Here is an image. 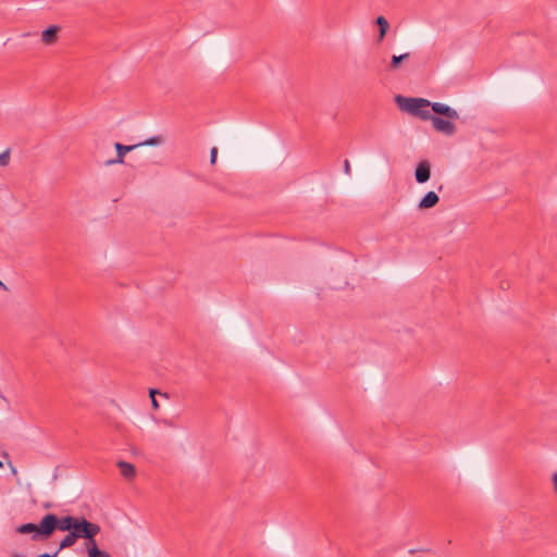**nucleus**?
I'll list each match as a JSON object with an SVG mask.
<instances>
[{
  "instance_id": "nucleus-1",
  "label": "nucleus",
  "mask_w": 557,
  "mask_h": 557,
  "mask_svg": "<svg viewBox=\"0 0 557 557\" xmlns=\"http://www.w3.org/2000/svg\"><path fill=\"white\" fill-rule=\"evenodd\" d=\"M398 108L409 114L421 119L422 121H431L432 126L438 133L451 136L456 133V125L449 119H443L434 115L428 110L430 100L424 98H410L401 95L395 97Z\"/></svg>"
},
{
  "instance_id": "nucleus-2",
  "label": "nucleus",
  "mask_w": 557,
  "mask_h": 557,
  "mask_svg": "<svg viewBox=\"0 0 557 557\" xmlns=\"http://www.w3.org/2000/svg\"><path fill=\"white\" fill-rule=\"evenodd\" d=\"M45 525L44 529L47 531L48 540L52 536V534L57 531L69 532L72 531L73 524L75 522L74 516H63L58 517L54 513H47L44 516Z\"/></svg>"
},
{
  "instance_id": "nucleus-3",
  "label": "nucleus",
  "mask_w": 557,
  "mask_h": 557,
  "mask_svg": "<svg viewBox=\"0 0 557 557\" xmlns=\"http://www.w3.org/2000/svg\"><path fill=\"white\" fill-rule=\"evenodd\" d=\"M72 531L78 539H85L87 546L96 542L95 536L100 532V527L88 521L85 517H75Z\"/></svg>"
},
{
  "instance_id": "nucleus-4",
  "label": "nucleus",
  "mask_w": 557,
  "mask_h": 557,
  "mask_svg": "<svg viewBox=\"0 0 557 557\" xmlns=\"http://www.w3.org/2000/svg\"><path fill=\"white\" fill-rule=\"evenodd\" d=\"M45 518L42 517L39 523H23L17 529L16 532L21 534H32V540L35 542H45L48 541L47 531L44 529Z\"/></svg>"
},
{
  "instance_id": "nucleus-5",
  "label": "nucleus",
  "mask_w": 557,
  "mask_h": 557,
  "mask_svg": "<svg viewBox=\"0 0 557 557\" xmlns=\"http://www.w3.org/2000/svg\"><path fill=\"white\" fill-rule=\"evenodd\" d=\"M429 107L432 109V111L434 112V115H437V116H444L446 119H449V120H457L459 119V114L458 112L445 104V103H442V102H431L430 101V104Z\"/></svg>"
},
{
  "instance_id": "nucleus-6",
  "label": "nucleus",
  "mask_w": 557,
  "mask_h": 557,
  "mask_svg": "<svg viewBox=\"0 0 557 557\" xmlns=\"http://www.w3.org/2000/svg\"><path fill=\"white\" fill-rule=\"evenodd\" d=\"M431 177V163L429 160H422L418 163L414 170V178L417 183L424 184Z\"/></svg>"
},
{
  "instance_id": "nucleus-7",
  "label": "nucleus",
  "mask_w": 557,
  "mask_h": 557,
  "mask_svg": "<svg viewBox=\"0 0 557 557\" xmlns=\"http://www.w3.org/2000/svg\"><path fill=\"white\" fill-rule=\"evenodd\" d=\"M137 147H139V145L125 146V145H122L121 143H116L115 144L116 159L107 161V164L123 163L125 154Z\"/></svg>"
},
{
  "instance_id": "nucleus-8",
  "label": "nucleus",
  "mask_w": 557,
  "mask_h": 557,
  "mask_svg": "<svg viewBox=\"0 0 557 557\" xmlns=\"http://www.w3.org/2000/svg\"><path fill=\"white\" fill-rule=\"evenodd\" d=\"M440 201V197L435 191H428L420 200L419 209H431L435 207Z\"/></svg>"
},
{
  "instance_id": "nucleus-9",
  "label": "nucleus",
  "mask_w": 557,
  "mask_h": 557,
  "mask_svg": "<svg viewBox=\"0 0 557 557\" xmlns=\"http://www.w3.org/2000/svg\"><path fill=\"white\" fill-rule=\"evenodd\" d=\"M117 468L120 469L121 475L126 479L131 480L136 475V469L135 466L131 462L120 460L116 463Z\"/></svg>"
},
{
  "instance_id": "nucleus-10",
  "label": "nucleus",
  "mask_w": 557,
  "mask_h": 557,
  "mask_svg": "<svg viewBox=\"0 0 557 557\" xmlns=\"http://www.w3.org/2000/svg\"><path fill=\"white\" fill-rule=\"evenodd\" d=\"M60 30V27L57 25H51L48 28H46L41 34V39L46 45H51L55 41L58 32Z\"/></svg>"
},
{
  "instance_id": "nucleus-11",
  "label": "nucleus",
  "mask_w": 557,
  "mask_h": 557,
  "mask_svg": "<svg viewBox=\"0 0 557 557\" xmlns=\"http://www.w3.org/2000/svg\"><path fill=\"white\" fill-rule=\"evenodd\" d=\"M375 24L379 27L377 41L381 42L384 39V37L389 28V23L384 16L380 15L376 17Z\"/></svg>"
},
{
  "instance_id": "nucleus-12",
  "label": "nucleus",
  "mask_w": 557,
  "mask_h": 557,
  "mask_svg": "<svg viewBox=\"0 0 557 557\" xmlns=\"http://www.w3.org/2000/svg\"><path fill=\"white\" fill-rule=\"evenodd\" d=\"M78 540L77 535L73 531H69V534H66L60 542V546L58 548V553L64 548L73 546L76 541Z\"/></svg>"
},
{
  "instance_id": "nucleus-13",
  "label": "nucleus",
  "mask_w": 557,
  "mask_h": 557,
  "mask_svg": "<svg viewBox=\"0 0 557 557\" xmlns=\"http://www.w3.org/2000/svg\"><path fill=\"white\" fill-rule=\"evenodd\" d=\"M409 57H410L409 52H406V53H403V54H399V55H393L392 59H391V62L388 64V70L389 71L398 70L400 64L403 63V61L408 60Z\"/></svg>"
},
{
  "instance_id": "nucleus-14",
  "label": "nucleus",
  "mask_w": 557,
  "mask_h": 557,
  "mask_svg": "<svg viewBox=\"0 0 557 557\" xmlns=\"http://www.w3.org/2000/svg\"><path fill=\"white\" fill-rule=\"evenodd\" d=\"M88 557H111L107 552L98 548L97 543L94 542L88 546Z\"/></svg>"
},
{
  "instance_id": "nucleus-15",
  "label": "nucleus",
  "mask_w": 557,
  "mask_h": 557,
  "mask_svg": "<svg viewBox=\"0 0 557 557\" xmlns=\"http://www.w3.org/2000/svg\"><path fill=\"white\" fill-rule=\"evenodd\" d=\"M163 143V137L160 136V135H157V136H152L148 139H146L145 141L138 144L139 146H158V145H161Z\"/></svg>"
},
{
  "instance_id": "nucleus-16",
  "label": "nucleus",
  "mask_w": 557,
  "mask_h": 557,
  "mask_svg": "<svg viewBox=\"0 0 557 557\" xmlns=\"http://www.w3.org/2000/svg\"><path fill=\"white\" fill-rule=\"evenodd\" d=\"M157 394L162 395V396H164V397H166V398H168V394H165V393H164V394H162L161 392H159V391H158V389H156V388H150V389H149V396H150V398H151V405H152V408H153V409H158V408H159V404H158V401H157V399H156V395H157Z\"/></svg>"
},
{
  "instance_id": "nucleus-17",
  "label": "nucleus",
  "mask_w": 557,
  "mask_h": 557,
  "mask_svg": "<svg viewBox=\"0 0 557 557\" xmlns=\"http://www.w3.org/2000/svg\"><path fill=\"white\" fill-rule=\"evenodd\" d=\"M9 161H10V152H9V150L0 153V165L1 166L8 165Z\"/></svg>"
},
{
  "instance_id": "nucleus-18",
  "label": "nucleus",
  "mask_w": 557,
  "mask_h": 557,
  "mask_svg": "<svg viewBox=\"0 0 557 557\" xmlns=\"http://www.w3.org/2000/svg\"><path fill=\"white\" fill-rule=\"evenodd\" d=\"M216 158H218V148L213 147L210 150V163L212 165H214L216 163Z\"/></svg>"
},
{
  "instance_id": "nucleus-19",
  "label": "nucleus",
  "mask_w": 557,
  "mask_h": 557,
  "mask_svg": "<svg viewBox=\"0 0 557 557\" xmlns=\"http://www.w3.org/2000/svg\"><path fill=\"white\" fill-rule=\"evenodd\" d=\"M552 482H553V487H554V492L555 494L557 495V472H555L552 476Z\"/></svg>"
},
{
  "instance_id": "nucleus-20",
  "label": "nucleus",
  "mask_w": 557,
  "mask_h": 557,
  "mask_svg": "<svg viewBox=\"0 0 557 557\" xmlns=\"http://www.w3.org/2000/svg\"><path fill=\"white\" fill-rule=\"evenodd\" d=\"M344 172L349 175L350 174V163L348 160L344 161Z\"/></svg>"
},
{
  "instance_id": "nucleus-21",
  "label": "nucleus",
  "mask_w": 557,
  "mask_h": 557,
  "mask_svg": "<svg viewBox=\"0 0 557 557\" xmlns=\"http://www.w3.org/2000/svg\"><path fill=\"white\" fill-rule=\"evenodd\" d=\"M58 554H59L58 552H55V553H54V554H52V555L45 553V554L39 555L38 557H57V556H58Z\"/></svg>"
},
{
  "instance_id": "nucleus-22",
  "label": "nucleus",
  "mask_w": 557,
  "mask_h": 557,
  "mask_svg": "<svg viewBox=\"0 0 557 557\" xmlns=\"http://www.w3.org/2000/svg\"><path fill=\"white\" fill-rule=\"evenodd\" d=\"M11 557H24V556L22 554H20V553H13L11 555Z\"/></svg>"
},
{
  "instance_id": "nucleus-23",
  "label": "nucleus",
  "mask_w": 557,
  "mask_h": 557,
  "mask_svg": "<svg viewBox=\"0 0 557 557\" xmlns=\"http://www.w3.org/2000/svg\"><path fill=\"white\" fill-rule=\"evenodd\" d=\"M164 423L169 426H173V423L171 421H164Z\"/></svg>"
},
{
  "instance_id": "nucleus-24",
  "label": "nucleus",
  "mask_w": 557,
  "mask_h": 557,
  "mask_svg": "<svg viewBox=\"0 0 557 557\" xmlns=\"http://www.w3.org/2000/svg\"><path fill=\"white\" fill-rule=\"evenodd\" d=\"M0 287H2L3 289H7V286L0 281Z\"/></svg>"
},
{
  "instance_id": "nucleus-25",
  "label": "nucleus",
  "mask_w": 557,
  "mask_h": 557,
  "mask_svg": "<svg viewBox=\"0 0 557 557\" xmlns=\"http://www.w3.org/2000/svg\"><path fill=\"white\" fill-rule=\"evenodd\" d=\"M437 189H438V191H442L443 190V185H440Z\"/></svg>"
},
{
  "instance_id": "nucleus-26",
  "label": "nucleus",
  "mask_w": 557,
  "mask_h": 557,
  "mask_svg": "<svg viewBox=\"0 0 557 557\" xmlns=\"http://www.w3.org/2000/svg\"><path fill=\"white\" fill-rule=\"evenodd\" d=\"M2 466H3V465H2V462L0 461V468H2Z\"/></svg>"
}]
</instances>
